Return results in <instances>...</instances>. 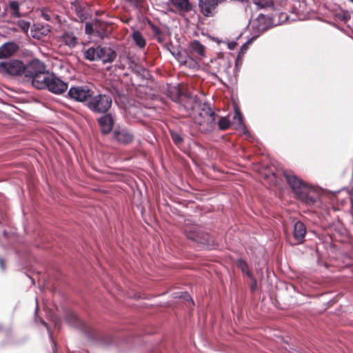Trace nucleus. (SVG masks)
<instances>
[{
    "instance_id": "nucleus-6",
    "label": "nucleus",
    "mask_w": 353,
    "mask_h": 353,
    "mask_svg": "<svg viewBox=\"0 0 353 353\" xmlns=\"http://www.w3.org/2000/svg\"><path fill=\"white\" fill-rule=\"evenodd\" d=\"M184 233L188 239L199 243L208 244L209 235L201 231L197 225H187L184 229Z\"/></svg>"
},
{
    "instance_id": "nucleus-3",
    "label": "nucleus",
    "mask_w": 353,
    "mask_h": 353,
    "mask_svg": "<svg viewBox=\"0 0 353 353\" xmlns=\"http://www.w3.org/2000/svg\"><path fill=\"white\" fill-rule=\"evenodd\" d=\"M86 107L94 113L103 114L109 110L112 105V99L105 94L92 95L85 103Z\"/></svg>"
},
{
    "instance_id": "nucleus-9",
    "label": "nucleus",
    "mask_w": 353,
    "mask_h": 353,
    "mask_svg": "<svg viewBox=\"0 0 353 353\" xmlns=\"http://www.w3.org/2000/svg\"><path fill=\"white\" fill-rule=\"evenodd\" d=\"M46 89L52 93L61 94L67 90L68 84L52 73Z\"/></svg>"
},
{
    "instance_id": "nucleus-7",
    "label": "nucleus",
    "mask_w": 353,
    "mask_h": 353,
    "mask_svg": "<svg viewBox=\"0 0 353 353\" xmlns=\"http://www.w3.org/2000/svg\"><path fill=\"white\" fill-rule=\"evenodd\" d=\"M306 227L301 221H296L294 223L292 234H287L288 241L291 245H299L303 242L306 234Z\"/></svg>"
},
{
    "instance_id": "nucleus-41",
    "label": "nucleus",
    "mask_w": 353,
    "mask_h": 353,
    "mask_svg": "<svg viewBox=\"0 0 353 353\" xmlns=\"http://www.w3.org/2000/svg\"><path fill=\"white\" fill-rule=\"evenodd\" d=\"M69 353H74V352H69Z\"/></svg>"
},
{
    "instance_id": "nucleus-28",
    "label": "nucleus",
    "mask_w": 353,
    "mask_h": 353,
    "mask_svg": "<svg viewBox=\"0 0 353 353\" xmlns=\"http://www.w3.org/2000/svg\"><path fill=\"white\" fill-rule=\"evenodd\" d=\"M17 26L21 29L22 31L27 32L30 28V23L24 20H19L17 22Z\"/></svg>"
},
{
    "instance_id": "nucleus-39",
    "label": "nucleus",
    "mask_w": 353,
    "mask_h": 353,
    "mask_svg": "<svg viewBox=\"0 0 353 353\" xmlns=\"http://www.w3.org/2000/svg\"><path fill=\"white\" fill-rule=\"evenodd\" d=\"M41 323H42L45 326H46V327H47V324H46L44 321H41Z\"/></svg>"
},
{
    "instance_id": "nucleus-4",
    "label": "nucleus",
    "mask_w": 353,
    "mask_h": 353,
    "mask_svg": "<svg viewBox=\"0 0 353 353\" xmlns=\"http://www.w3.org/2000/svg\"><path fill=\"white\" fill-rule=\"evenodd\" d=\"M94 94V90L89 85H81L72 86L68 92V97L74 101L87 103Z\"/></svg>"
},
{
    "instance_id": "nucleus-22",
    "label": "nucleus",
    "mask_w": 353,
    "mask_h": 353,
    "mask_svg": "<svg viewBox=\"0 0 353 353\" xmlns=\"http://www.w3.org/2000/svg\"><path fill=\"white\" fill-rule=\"evenodd\" d=\"M232 123L235 125L236 128H243L245 130V125L243 122V116L240 110L237 108L234 109V114L233 117Z\"/></svg>"
},
{
    "instance_id": "nucleus-34",
    "label": "nucleus",
    "mask_w": 353,
    "mask_h": 353,
    "mask_svg": "<svg viewBox=\"0 0 353 353\" xmlns=\"http://www.w3.org/2000/svg\"><path fill=\"white\" fill-rule=\"evenodd\" d=\"M52 344H53V352H54V353H55V351H56V350H55L56 345H55V343H54V341H53L52 339Z\"/></svg>"
},
{
    "instance_id": "nucleus-18",
    "label": "nucleus",
    "mask_w": 353,
    "mask_h": 353,
    "mask_svg": "<svg viewBox=\"0 0 353 353\" xmlns=\"http://www.w3.org/2000/svg\"><path fill=\"white\" fill-rule=\"evenodd\" d=\"M102 53L99 59L105 63H112L117 57V52L110 48H102Z\"/></svg>"
},
{
    "instance_id": "nucleus-31",
    "label": "nucleus",
    "mask_w": 353,
    "mask_h": 353,
    "mask_svg": "<svg viewBox=\"0 0 353 353\" xmlns=\"http://www.w3.org/2000/svg\"><path fill=\"white\" fill-rule=\"evenodd\" d=\"M92 32V27L91 25L87 23L86 26H85V32L87 34H91Z\"/></svg>"
},
{
    "instance_id": "nucleus-32",
    "label": "nucleus",
    "mask_w": 353,
    "mask_h": 353,
    "mask_svg": "<svg viewBox=\"0 0 353 353\" xmlns=\"http://www.w3.org/2000/svg\"><path fill=\"white\" fill-rule=\"evenodd\" d=\"M174 90H176V96L173 98V100H176L177 99H179V97H180L181 94H180V91H179V89H177V88H174Z\"/></svg>"
},
{
    "instance_id": "nucleus-26",
    "label": "nucleus",
    "mask_w": 353,
    "mask_h": 353,
    "mask_svg": "<svg viewBox=\"0 0 353 353\" xmlns=\"http://www.w3.org/2000/svg\"><path fill=\"white\" fill-rule=\"evenodd\" d=\"M219 128L221 130L228 129L230 125V121L226 117H221L217 122Z\"/></svg>"
},
{
    "instance_id": "nucleus-12",
    "label": "nucleus",
    "mask_w": 353,
    "mask_h": 353,
    "mask_svg": "<svg viewBox=\"0 0 353 353\" xmlns=\"http://www.w3.org/2000/svg\"><path fill=\"white\" fill-rule=\"evenodd\" d=\"M218 5V0H200L199 7L205 17L212 15Z\"/></svg>"
},
{
    "instance_id": "nucleus-5",
    "label": "nucleus",
    "mask_w": 353,
    "mask_h": 353,
    "mask_svg": "<svg viewBox=\"0 0 353 353\" xmlns=\"http://www.w3.org/2000/svg\"><path fill=\"white\" fill-rule=\"evenodd\" d=\"M0 72L12 76H25L26 65L21 61L12 59L0 63Z\"/></svg>"
},
{
    "instance_id": "nucleus-16",
    "label": "nucleus",
    "mask_w": 353,
    "mask_h": 353,
    "mask_svg": "<svg viewBox=\"0 0 353 353\" xmlns=\"http://www.w3.org/2000/svg\"><path fill=\"white\" fill-rule=\"evenodd\" d=\"M101 132L104 134L110 132L114 125V120L111 114H105L98 120Z\"/></svg>"
},
{
    "instance_id": "nucleus-14",
    "label": "nucleus",
    "mask_w": 353,
    "mask_h": 353,
    "mask_svg": "<svg viewBox=\"0 0 353 353\" xmlns=\"http://www.w3.org/2000/svg\"><path fill=\"white\" fill-rule=\"evenodd\" d=\"M19 50V46L14 41H9L0 46V59L12 56Z\"/></svg>"
},
{
    "instance_id": "nucleus-38",
    "label": "nucleus",
    "mask_w": 353,
    "mask_h": 353,
    "mask_svg": "<svg viewBox=\"0 0 353 353\" xmlns=\"http://www.w3.org/2000/svg\"><path fill=\"white\" fill-rule=\"evenodd\" d=\"M346 19H347V17H346V16H343V19H343V21H345V20H346Z\"/></svg>"
},
{
    "instance_id": "nucleus-40",
    "label": "nucleus",
    "mask_w": 353,
    "mask_h": 353,
    "mask_svg": "<svg viewBox=\"0 0 353 353\" xmlns=\"http://www.w3.org/2000/svg\"><path fill=\"white\" fill-rule=\"evenodd\" d=\"M350 2H352L353 3V0H349Z\"/></svg>"
},
{
    "instance_id": "nucleus-29",
    "label": "nucleus",
    "mask_w": 353,
    "mask_h": 353,
    "mask_svg": "<svg viewBox=\"0 0 353 353\" xmlns=\"http://www.w3.org/2000/svg\"><path fill=\"white\" fill-rule=\"evenodd\" d=\"M171 137L175 144L179 145L183 142L182 137L177 132H172Z\"/></svg>"
},
{
    "instance_id": "nucleus-21",
    "label": "nucleus",
    "mask_w": 353,
    "mask_h": 353,
    "mask_svg": "<svg viewBox=\"0 0 353 353\" xmlns=\"http://www.w3.org/2000/svg\"><path fill=\"white\" fill-rule=\"evenodd\" d=\"M190 48L192 53L196 54L200 57L205 56V47L199 41L194 40L190 43Z\"/></svg>"
},
{
    "instance_id": "nucleus-35",
    "label": "nucleus",
    "mask_w": 353,
    "mask_h": 353,
    "mask_svg": "<svg viewBox=\"0 0 353 353\" xmlns=\"http://www.w3.org/2000/svg\"><path fill=\"white\" fill-rule=\"evenodd\" d=\"M289 353H301L298 350H292V351H290Z\"/></svg>"
},
{
    "instance_id": "nucleus-13",
    "label": "nucleus",
    "mask_w": 353,
    "mask_h": 353,
    "mask_svg": "<svg viewBox=\"0 0 353 353\" xmlns=\"http://www.w3.org/2000/svg\"><path fill=\"white\" fill-rule=\"evenodd\" d=\"M59 42L68 47L69 48H74L77 43L78 39L71 31H65L59 37Z\"/></svg>"
},
{
    "instance_id": "nucleus-8",
    "label": "nucleus",
    "mask_w": 353,
    "mask_h": 353,
    "mask_svg": "<svg viewBox=\"0 0 353 353\" xmlns=\"http://www.w3.org/2000/svg\"><path fill=\"white\" fill-rule=\"evenodd\" d=\"M182 107L187 111V113L192 116L196 110L202 106L201 100L196 95L189 94L182 97Z\"/></svg>"
},
{
    "instance_id": "nucleus-20",
    "label": "nucleus",
    "mask_w": 353,
    "mask_h": 353,
    "mask_svg": "<svg viewBox=\"0 0 353 353\" xmlns=\"http://www.w3.org/2000/svg\"><path fill=\"white\" fill-rule=\"evenodd\" d=\"M171 3L177 10L183 12H188L192 9V6L189 0H170Z\"/></svg>"
},
{
    "instance_id": "nucleus-17",
    "label": "nucleus",
    "mask_w": 353,
    "mask_h": 353,
    "mask_svg": "<svg viewBox=\"0 0 353 353\" xmlns=\"http://www.w3.org/2000/svg\"><path fill=\"white\" fill-rule=\"evenodd\" d=\"M102 52V47H91L84 52V57L90 61H97L99 59L100 54H101Z\"/></svg>"
},
{
    "instance_id": "nucleus-2",
    "label": "nucleus",
    "mask_w": 353,
    "mask_h": 353,
    "mask_svg": "<svg viewBox=\"0 0 353 353\" xmlns=\"http://www.w3.org/2000/svg\"><path fill=\"white\" fill-rule=\"evenodd\" d=\"M191 117L194 123L199 126V130L201 132H211L216 128V114L208 103H203Z\"/></svg>"
},
{
    "instance_id": "nucleus-33",
    "label": "nucleus",
    "mask_w": 353,
    "mask_h": 353,
    "mask_svg": "<svg viewBox=\"0 0 353 353\" xmlns=\"http://www.w3.org/2000/svg\"><path fill=\"white\" fill-rule=\"evenodd\" d=\"M0 267L1 268L2 270H4L5 268L4 262L2 259H0Z\"/></svg>"
},
{
    "instance_id": "nucleus-1",
    "label": "nucleus",
    "mask_w": 353,
    "mask_h": 353,
    "mask_svg": "<svg viewBox=\"0 0 353 353\" xmlns=\"http://www.w3.org/2000/svg\"><path fill=\"white\" fill-rule=\"evenodd\" d=\"M284 175L288 183L300 200L307 205H314L316 203L317 195L312 188L292 174L285 173Z\"/></svg>"
},
{
    "instance_id": "nucleus-37",
    "label": "nucleus",
    "mask_w": 353,
    "mask_h": 353,
    "mask_svg": "<svg viewBox=\"0 0 353 353\" xmlns=\"http://www.w3.org/2000/svg\"><path fill=\"white\" fill-rule=\"evenodd\" d=\"M46 19L49 20V17L47 14H43Z\"/></svg>"
},
{
    "instance_id": "nucleus-30",
    "label": "nucleus",
    "mask_w": 353,
    "mask_h": 353,
    "mask_svg": "<svg viewBox=\"0 0 353 353\" xmlns=\"http://www.w3.org/2000/svg\"><path fill=\"white\" fill-rule=\"evenodd\" d=\"M250 279L252 281V283L250 284V288L252 290H254L256 288V281L253 277Z\"/></svg>"
},
{
    "instance_id": "nucleus-23",
    "label": "nucleus",
    "mask_w": 353,
    "mask_h": 353,
    "mask_svg": "<svg viewBox=\"0 0 353 353\" xmlns=\"http://www.w3.org/2000/svg\"><path fill=\"white\" fill-rule=\"evenodd\" d=\"M279 0H254L255 4L260 8H276Z\"/></svg>"
},
{
    "instance_id": "nucleus-27",
    "label": "nucleus",
    "mask_w": 353,
    "mask_h": 353,
    "mask_svg": "<svg viewBox=\"0 0 353 353\" xmlns=\"http://www.w3.org/2000/svg\"><path fill=\"white\" fill-rule=\"evenodd\" d=\"M9 8L12 10V14L15 17H19V3L17 1H10Z\"/></svg>"
},
{
    "instance_id": "nucleus-36",
    "label": "nucleus",
    "mask_w": 353,
    "mask_h": 353,
    "mask_svg": "<svg viewBox=\"0 0 353 353\" xmlns=\"http://www.w3.org/2000/svg\"><path fill=\"white\" fill-rule=\"evenodd\" d=\"M234 43H230V44H229V48H230V49H233V48H234Z\"/></svg>"
},
{
    "instance_id": "nucleus-10",
    "label": "nucleus",
    "mask_w": 353,
    "mask_h": 353,
    "mask_svg": "<svg viewBox=\"0 0 353 353\" xmlns=\"http://www.w3.org/2000/svg\"><path fill=\"white\" fill-rule=\"evenodd\" d=\"M45 71H46V67L44 63L39 59H33L26 65L25 77L30 79Z\"/></svg>"
},
{
    "instance_id": "nucleus-24",
    "label": "nucleus",
    "mask_w": 353,
    "mask_h": 353,
    "mask_svg": "<svg viewBox=\"0 0 353 353\" xmlns=\"http://www.w3.org/2000/svg\"><path fill=\"white\" fill-rule=\"evenodd\" d=\"M132 39L135 43L139 48H143L145 46V40L139 31H134L132 34Z\"/></svg>"
},
{
    "instance_id": "nucleus-11",
    "label": "nucleus",
    "mask_w": 353,
    "mask_h": 353,
    "mask_svg": "<svg viewBox=\"0 0 353 353\" xmlns=\"http://www.w3.org/2000/svg\"><path fill=\"white\" fill-rule=\"evenodd\" d=\"M52 73L45 71L41 74L35 75L31 80L32 84L37 89H46L48 86V81L51 77Z\"/></svg>"
},
{
    "instance_id": "nucleus-15",
    "label": "nucleus",
    "mask_w": 353,
    "mask_h": 353,
    "mask_svg": "<svg viewBox=\"0 0 353 353\" xmlns=\"http://www.w3.org/2000/svg\"><path fill=\"white\" fill-rule=\"evenodd\" d=\"M114 138L119 143L128 144L134 139L133 134L127 129H119L114 132Z\"/></svg>"
},
{
    "instance_id": "nucleus-19",
    "label": "nucleus",
    "mask_w": 353,
    "mask_h": 353,
    "mask_svg": "<svg viewBox=\"0 0 353 353\" xmlns=\"http://www.w3.org/2000/svg\"><path fill=\"white\" fill-rule=\"evenodd\" d=\"M67 322L74 327H79L80 329H85L86 325L83 322L80 320L75 313L70 312L66 315Z\"/></svg>"
},
{
    "instance_id": "nucleus-25",
    "label": "nucleus",
    "mask_w": 353,
    "mask_h": 353,
    "mask_svg": "<svg viewBox=\"0 0 353 353\" xmlns=\"http://www.w3.org/2000/svg\"><path fill=\"white\" fill-rule=\"evenodd\" d=\"M236 265L239 268H240L242 272H245L248 278H252V274L248 270V265L245 261L242 259H238L236 261Z\"/></svg>"
}]
</instances>
